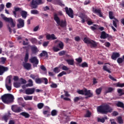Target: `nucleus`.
I'll return each mask as SVG.
<instances>
[{"label": "nucleus", "instance_id": "60", "mask_svg": "<svg viewBox=\"0 0 124 124\" xmlns=\"http://www.w3.org/2000/svg\"><path fill=\"white\" fill-rule=\"evenodd\" d=\"M5 87L8 91H11V90H12L11 85H5Z\"/></svg>", "mask_w": 124, "mask_h": 124}, {"label": "nucleus", "instance_id": "8", "mask_svg": "<svg viewBox=\"0 0 124 124\" xmlns=\"http://www.w3.org/2000/svg\"><path fill=\"white\" fill-rule=\"evenodd\" d=\"M35 81L36 84H42L44 83L45 85L48 84V79L47 78H35Z\"/></svg>", "mask_w": 124, "mask_h": 124}, {"label": "nucleus", "instance_id": "49", "mask_svg": "<svg viewBox=\"0 0 124 124\" xmlns=\"http://www.w3.org/2000/svg\"><path fill=\"white\" fill-rule=\"evenodd\" d=\"M97 122L98 123H102V124H104L105 123V120H104V119L103 118H97Z\"/></svg>", "mask_w": 124, "mask_h": 124}, {"label": "nucleus", "instance_id": "23", "mask_svg": "<svg viewBox=\"0 0 124 124\" xmlns=\"http://www.w3.org/2000/svg\"><path fill=\"white\" fill-rule=\"evenodd\" d=\"M40 57H46V58H48V53L45 51H42V52L39 55Z\"/></svg>", "mask_w": 124, "mask_h": 124}, {"label": "nucleus", "instance_id": "5", "mask_svg": "<svg viewBox=\"0 0 124 124\" xmlns=\"http://www.w3.org/2000/svg\"><path fill=\"white\" fill-rule=\"evenodd\" d=\"M83 41L84 43H86V44H89L90 45L91 48H96L97 47V43L87 37H84Z\"/></svg>", "mask_w": 124, "mask_h": 124}, {"label": "nucleus", "instance_id": "35", "mask_svg": "<svg viewBox=\"0 0 124 124\" xmlns=\"http://www.w3.org/2000/svg\"><path fill=\"white\" fill-rule=\"evenodd\" d=\"M64 46V45H63V43L62 42L60 41L59 43L58 44V47L62 50L63 49V46Z\"/></svg>", "mask_w": 124, "mask_h": 124}, {"label": "nucleus", "instance_id": "11", "mask_svg": "<svg viewBox=\"0 0 124 124\" xmlns=\"http://www.w3.org/2000/svg\"><path fill=\"white\" fill-rule=\"evenodd\" d=\"M11 109L13 112L15 113H20V112H22L23 110L21 108V107H18L17 105H13L11 107Z\"/></svg>", "mask_w": 124, "mask_h": 124}, {"label": "nucleus", "instance_id": "58", "mask_svg": "<svg viewBox=\"0 0 124 124\" xmlns=\"http://www.w3.org/2000/svg\"><path fill=\"white\" fill-rule=\"evenodd\" d=\"M39 30V25H37L35 28H34L33 30V31H34V32L37 31H38Z\"/></svg>", "mask_w": 124, "mask_h": 124}, {"label": "nucleus", "instance_id": "54", "mask_svg": "<svg viewBox=\"0 0 124 124\" xmlns=\"http://www.w3.org/2000/svg\"><path fill=\"white\" fill-rule=\"evenodd\" d=\"M53 71L55 73H59V72H60V68L58 67H56L54 68Z\"/></svg>", "mask_w": 124, "mask_h": 124}, {"label": "nucleus", "instance_id": "18", "mask_svg": "<svg viewBox=\"0 0 124 124\" xmlns=\"http://www.w3.org/2000/svg\"><path fill=\"white\" fill-rule=\"evenodd\" d=\"M107 37H109V34L106 33L105 31H102L101 34L100 38L101 39H106Z\"/></svg>", "mask_w": 124, "mask_h": 124}, {"label": "nucleus", "instance_id": "63", "mask_svg": "<svg viewBox=\"0 0 124 124\" xmlns=\"http://www.w3.org/2000/svg\"><path fill=\"white\" fill-rule=\"evenodd\" d=\"M62 70L67 71V70H68V69H69V68L68 67H67V66L64 65L62 67Z\"/></svg>", "mask_w": 124, "mask_h": 124}, {"label": "nucleus", "instance_id": "47", "mask_svg": "<svg viewBox=\"0 0 124 124\" xmlns=\"http://www.w3.org/2000/svg\"><path fill=\"white\" fill-rule=\"evenodd\" d=\"M80 99H83V97H76L74 99V102H78V101H79Z\"/></svg>", "mask_w": 124, "mask_h": 124}, {"label": "nucleus", "instance_id": "4", "mask_svg": "<svg viewBox=\"0 0 124 124\" xmlns=\"http://www.w3.org/2000/svg\"><path fill=\"white\" fill-rule=\"evenodd\" d=\"M44 2L42 0H32L30 2V6L31 9H37L38 8V5L40 4H43Z\"/></svg>", "mask_w": 124, "mask_h": 124}, {"label": "nucleus", "instance_id": "48", "mask_svg": "<svg viewBox=\"0 0 124 124\" xmlns=\"http://www.w3.org/2000/svg\"><path fill=\"white\" fill-rule=\"evenodd\" d=\"M31 50L33 53H36V51H37V47H36L35 46H32L31 47Z\"/></svg>", "mask_w": 124, "mask_h": 124}, {"label": "nucleus", "instance_id": "22", "mask_svg": "<svg viewBox=\"0 0 124 124\" xmlns=\"http://www.w3.org/2000/svg\"><path fill=\"white\" fill-rule=\"evenodd\" d=\"M2 121H4L6 123H7L8 120H9V115H4L1 117Z\"/></svg>", "mask_w": 124, "mask_h": 124}, {"label": "nucleus", "instance_id": "30", "mask_svg": "<svg viewBox=\"0 0 124 124\" xmlns=\"http://www.w3.org/2000/svg\"><path fill=\"white\" fill-rule=\"evenodd\" d=\"M101 92H102V88L101 87L96 89L95 90L96 94H97V95H99V94L101 93Z\"/></svg>", "mask_w": 124, "mask_h": 124}, {"label": "nucleus", "instance_id": "33", "mask_svg": "<svg viewBox=\"0 0 124 124\" xmlns=\"http://www.w3.org/2000/svg\"><path fill=\"white\" fill-rule=\"evenodd\" d=\"M91 116H92V112L88 110L85 114L84 118H91Z\"/></svg>", "mask_w": 124, "mask_h": 124}, {"label": "nucleus", "instance_id": "40", "mask_svg": "<svg viewBox=\"0 0 124 124\" xmlns=\"http://www.w3.org/2000/svg\"><path fill=\"white\" fill-rule=\"evenodd\" d=\"M44 107V104L43 103H39L37 104V108L39 109H42Z\"/></svg>", "mask_w": 124, "mask_h": 124}, {"label": "nucleus", "instance_id": "28", "mask_svg": "<svg viewBox=\"0 0 124 124\" xmlns=\"http://www.w3.org/2000/svg\"><path fill=\"white\" fill-rule=\"evenodd\" d=\"M79 66H80V67H82L83 68H85V67H88L89 65L87 64L86 62H84L81 64H79Z\"/></svg>", "mask_w": 124, "mask_h": 124}, {"label": "nucleus", "instance_id": "56", "mask_svg": "<svg viewBox=\"0 0 124 124\" xmlns=\"http://www.w3.org/2000/svg\"><path fill=\"white\" fill-rule=\"evenodd\" d=\"M117 87H119V88H123L124 87V83H118L117 84Z\"/></svg>", "mask_w": 124, "mask_h": 124}, {"label": "nucleus", "instance_id": "13", "mask_svg": "<svg viewBox=\"0 0 124 124\" xmlns=\"http://www.w3.org/2000/svg\"><path fill=\"white\" fill-rule=\"evenodd\" d=\"M8 67H5L0 65V75H3L5 72L8 71Z\"/></svg>", "mask_w": 124, "mask_h": 124}, {"label": "nucleus", "instance_id": "64", "mask_svg": "<svg viewBox=\"0 0 124 124\" xmlns=\"http://www.w3.org/2000/svg\"><path fill=\"white\" fill-rule=\"evenodd\" d=\"M51 37L52 40H55V39H57V37H56V36H55V34H51Z\"/></svg>", "mask_w": 124, "mask_h": 124}, {"label": "nucleus", "instance_id": "46", "mask_svg": "<svg viewBox=\"0 0 124 124\" xmlns=\"http://www.w3.org/2000/svg\"><path fill=\"white\" fill-rule=\"evenodd\" d=\"M41 69L45 72V73H47V69H46V67L44 66V65H41L40 66Z\"/></svg>", "mask_w": 124, "mask_h": 124}, {"label": "nucleus", "instance_id": "25", "mask_svg": "<svg viewBox=\"0 0 124 124\" xmlns=\"http://www.w3.org/2000/svg\"><path fill=\"white\" fill-rule=\"evenodd\" d=\"M9 85L12 86V84H11V79L7 78L5 80V86Z\"/></svg>", "mask_w": 124, "mask_h": 124}, {"label": "nucleus", "instance_id": "21", "mask_svg": "<svg viewBox=\"0 0 124 124\" xmlns=\"http://www.w3.org/2000/svg\"><path fill=\"white\" fill-rule=\"evenodd\" d=\"M23 67H25L26 69L29 70L31 69V64L30 63H27V62H26V63L23 64Z\"/></svg>", "mask_w": 124, "mask_h": 124}, {"label": "nucleus", "instance_id": "53", "mask_svg": "<svg viewBox=\"0 0 124 124\" xmlns=\"http://www.w3.org/2000/svg\"><path fill=\"white\" fill-rule=\"evenodd\" d=\"M65 74H66V72L62 71L61 73H60L58 75V77H62V76H63V75H65Z\"/></svg>", "mask_w": 124, "mask_h": 124}, {"label": "nucleus", "instance_id": "14", "mask_svg": "<svg viewBox=\"0 0 124 124\" xmlns=\"http://www.w3.org/2000/svg\"><path fill=\"white\" fill-rule=\"evenodd\" d=\"M79 17L81 19V23L82 24H84L86 21H88L89 20V17H88V16L87 15H84L83 14H82L79 16Z\"/></svg>", "mask_w": 124, "mask_h": 124}, {"label": "nucleus", "instance_id": "38", "mask_svg": "<svg viewBox=\"0 0 124 124\" xmlns=\"http://www.w3.org/2000/svg\"><path fill=\"white\" fill-rule=\"evenodd\" d=\"M114 91V89L112 87H109L107 91H105V93H112Z\"/></svg>", "mask_w": 124, "mask_h": 124}, {"label": "nucleus", "instance_id": "45", "mask_svg": "<svg viewBox=\"0 0 124 124\" xmlns=\"http://www.w3.org/2000/svg\"><path fill=\"white\" fill-rule=\"evenodd\" d=\"M50 87H51L52 89H56V88H58V85L56 83H54L52 82L51 84L50 85Z\"/></svg>", "mask_w": 124, "mask_h": 124}, {"label": "nucleus", "instance_id": "6", "mask_svg": "<svg viewBox=\"0 0 124 124\" xmlns=\"http://www.w3.org/2000/svg\"><path fill=\"white\" fill-rule=\"evenodd\" d=\"M1 16L4 21L8 22L10 23L11 28H15L16 26V22L13 21V19L11 17H6L4 15L1 14Z\"/></svg>", "mask_w": 124, "mask_h": 124}, {"label": "nucleus", "instance_id": "34", "mask_svg": "<svg viewBox=\"0 0 124 124\" xmlns=\"http://www.w3.org/2000/svg\"><path fill=\"white\" fill-rule=\"evenodd\" d=\"M31 13L34 15H37V14H39V12L37 10H32L31 11Z\"/></svg>", "mask_w": 124, "mask_h": 124}, {"label": "nucleus", "instance_id": "51", "mask_svg": "<svg viewBox=\"0 0 124 124\" xmlns=\"http://www.w3.org/2000/svg\"><path fill=\"white\" fill-rule=\"evenodd\" d=\"M20 85H21V83L20 82H14V86L15 88H19Z\"/></svg>", "mask_w": 124, "mask_h": 124}, {"label": "nucleus", "instance_id": "39", "mask_svg": "<svg viewBox=\"0 0 124 124\" xmlns=\"http://www.w3.org/2000/svg\"><path fill=\"white\" fill-rule=\"evenodd\" d=\"M117 120L118 122V123L120 124H124V120H123V118L121 116H119L117 118Z\"/></svg>", "mask_w": 124, "mask_h": 124}, {"label": "nucleus", "instance_id": "27", "mask_svg": "<svg viewBox=\"0 0 124 124\" xmlns=\"http://www.w3.org/2000/svg\"><path fill=\"white\" fill-rule=\"evenodd\" d=\"M108 16L110 20H112V19L116 18V17H115V16H114V13L112 11H109L108 12Z\"/></svg>", "mask_w": 124, "mask_h": 124}, {"label": "nucleus", "instance_id": "59", "mask_svg": "<svg viewBox=\"0 0 124 124\" xmlns=\"http://www.w3.org/2000/svg\"><path fill=\"white\" fill-rule=\"evenodd\" d=\"M75 41H77V42H79L80 40H81V38H80V37L79 36H76L75 37Z\"/></svg>", "mask_w": 124, "mask_h": 124}, {"label": "nucleus", "instance_id": "1", "mask_svg": "<svg viewBox=\"0 0 124 124\" xmlns=\"http://www.w3.org/2000/svg\"><path fill=\"white\" fill-rule=\"evenodd\" d=\"M97 111L101 114L107 115L108 113H112L113 112V108L110 107V105L105 104L98 106L97 108Z\"/></svg>", "mask_w": 124, "mask_h": 124}, {"label": "nucleus", "instance_id": "9", "mask_svg": "<svg viewBox=\"0 0 124 124\" xmlns=\"http://www.w3.org/2000/svg\"><path fill=\"white\" fill-rule=\"evenodd\" d=\"M92 11L95 14H97L99 17H103V15H102V12H101V8H98L97 7H93L92 8Z\"/></svg>", "mask_w": 124, "mask_h": 124}, {"label": "nucleus", "instance_id": "3", "mask_svg": "<svg viewBox=\"0 0 124 124\" xmlns=\"http://www.w3.org/2000/svg\"><path fill=\"white\" fill-rule=\"evenodd\" d=\"M53 18L54 21L56 22L58 26H60L61 28H66V26H67L66 20H64V21L63 20L61 21L60 17L58 16V14H54L53 16Z\"/></svg>", "mask_w": 124, "mask_h": 124}, {"label": "nucleus", "instance_id": "17", "mask_svg": "<svg viewBox=\"0 0 124 124\" xmlns=\"http://www.w3.org/2000/svg\"><path fill=\"white\" fill-rule=\"evenodd\" d=\"M120 56V53L118 52H113L111 55V59L114 61H116L118 58Z\"/></svg>", "mask_w": 124, "mask_h": 124}, {"label": "nucleus", "instance_id": "61", "mask_svg": "<svg viewBox=\"0 0 124 124\" xmlns=\"http://www.w3.org/2000/svg\"><path fill=\"white\" fill-rule=\"evenodd\" d=\"M43 9H44V11H47V10H50V8H49L48 6H46L43 7Z\"/></svg>", "mask_w": 124, "mask_h": 124}, {"label": "nucleus", "instance_id": "52", "mask_svg": "<svg viewBox=\"0 0 124 124\" xmlns=\"http://www.w3.org/2000/svg\"><path fill=\"white\" fill-rule=\"evenodd\" d=\"M58 114V111L55 109L52 110L51 111V116H57Z\"/></svg>", "mask_w": 124, "mask_h": 124}, {"label": "nucleus", "instance_id": "16", "mask_svg": "<svg viewBox=\"0 0 124 124\" xmlns=\"http://www.w3.org/2000/svg\"><path fill=\"white\" fill-rule=\"evenodd\" d=\"M84 95L88 96V97H93V93L91 92V90H88L87 89H84Z\"/></svg>", "mask_w": 124, "mask_h": 124}, {"label": "nucleus", "instance_id": "36", "mask_svg": "<svg viewBox=\"0 0 124 124\" xmlns=\"http://www.w3.org/2000/svg\"><path fill=\"white\" fill-rule=\"evenodd\" d=\"M55 1L58 5H60V6H64V4H63L62 1L61 0H55Z\"/></svg>", "mask_w": 124, "mask_h": 124}, {"label": "nucleus", "instance_id": "42", "mask_svg": "<svg viewBox=\"0 0 124 124\" xmlns=\"http://www.w3.org/2000/svg\"><path fill=\"white\" fill-rule=\"evenodd\" d=\"M29 83L26 85L27 87H32L33 86V83L31 79H29Z\"/></svg>", "mask_w": 124, "mask_h": 124}, {"label": "nucleus", "instance_id": "19", "mask_svg": "<svg viewBox=\"0 0 124 124\" xmlns=\"http://www.w3.org/2000/svg\"><path fill=\"white\" fill-rule=\"evenodd\" d=\"M19 115L20 116H22V117H24L25 119H29V118L31 117V115H30V114L28 113V112H21L19 114Z\"/></svg>", "mask_w": 124, "mask_h": 124}, {"label": "nucleus", "instance_id": "62", "mask_svg": "<svg viewBox=\"0 0 124 124\" xmlns=\"http://www.w3.org/2000/svg\"><path fill=\"white\" fill-rule=\"evenodd\" d=\"M64 54H65V51L62 50V51H60L59 53V56H63V55H64Z\"/></svg>", "mask_w": 124, "mask_h": 124}, {"label": "nucleus", "instance_id": "31", "mask_svg": "<svg viewBox=\"0 0 124 124\" xmlns=\"http://www.w3.org/2000/svg\"><path fill=\"white\" fill-rule=\"evenodd\" d=\"M5 62H6V58H0V63H1V64H4V63H5Z\"/></svg>", "mask_w": 124, "mask_h": 124}, {"label": "nucleus", "instance_id": "7", "mask_svg": "<svg viewBox=\"0 0 124 124\" xmlns=\"http://www.w3.org/2000/svg\"><path fill=\"white\" fill-rule=\"evenodd\" d=\"M64 10L66 12V14H67L70 18H71L72 19L74 18V12L73 11V10H72V8H68V7H65Z\"/></svg>", "mask_w": 124, "mask_h": 124}, {"label": "nucleus", "instance_id": "57", "mask_svg": "<svg viewBox=\"0 0 124 124\" xmlns=\"http://www.w3.org/2000/svg\"><path fill=\"white\" fill-rule=\"evenodd\" d=\"M76 61H77V62H78V63H81V62H83V60L82 59V58H81L80 57L77 59Z\"/></svg>", "mask_w": 124, "mask_h": 124}, {"label": "nucleus", "instance_id": "32", "mask_svg": "<svg viewBox=\"0 0 124 124\" xmlns=\"http://www.w3.org/2000/svg\"><path fill=\"white\" fill-rule=\"evenodd\" d=\"M28 61H29V52L27 51L26 52L25 56L24 58V62H28Z\"/></svg>", "mask_w": 124, "mask_h": 124}, {"label": "nucleus", "instance_id": "24", "mask_svg": "<svg viewBox=\"0 0 124 124\" xmlns=\"http://www.w3.org/2000/svg\"><path fill=\"white\" fill-rule=\"evenodd\" d=\"M66 62L69 65H74V60L73 59L66 60Z\"/></svg>", "mask_w": 124, "mask_h": 124}, {"label": "nucleus", "instance_id": "37", "mask_svg": "<svg viewBox=\"0 0 124 124\" xmlns=\"http://www.w3.org/2000/svg\"><path fill=\"white\" fill-rule=\"evenodd\" d=\"M103 70L105 71H107V72H108V73H111V71L110 69H108V67H107V65H104L103 67Z\"/></svg>", "mask_w": 124, "mask_h": 124}, {"label": "nucleus", "instance_id": "10", "mask_svg": "<svg viewBox=\"0 0 124 124\" xmlns=\"http://www.w3.org/2000/svg\"><path fill=\"white\" fill-rule=\"evenodd\" d=\"M30 62L31 63H33V66L34 67H37V64L39 63V61L37 59L36 57L34 56L30 59Z\"/></svg>", "mask_w": 124, "mask_h": 124}, {"label": "nucleus", "instance_id": "20", "mask_svg": "<svg viewBox=\"0 0 124 124\" xmlns=\"http://www.w3.org/2000/svg\"><path fill=\"white\" fill-rule=\"evenodd\" d=\"M20 14L23 19H26L27 16H28V12H26V11H22Z\"/></svg>", "mask_w": 124, "mask_h": 124}, {"label": "nucleus", "instance_id": "29", "mask_svg": "<svg viewBox=\"0 0 124 124\" xmlns=\"http://www.w3.org/2000/svg\"><path fill=\"white\" fill-rule=\"evenodd\" d=\"M116 106L117 107H120V108H124V104L122 102H118L116 104Z\"/></svg>", "mask_w": 124, "mask_h": 124}, {"label": "nucleus", "instance_id": "50", "mask_svg": "<svg viewBox=\"0 0 124 124\" xmlns=\"http://www.w3.org/2000/svg\"><path fill=\"white\" fill-rule=\"evenodd\" d=\"M61 98H63L64 100H66V101H70V98L68 97H64V95H61Z\"/></svg>", "mask_w": 124, "mask_h": 124}, {"label": "nucleus", "instance_id": "43", "mask_svg": "<svg viewBox=\"0 0 124 124\" xmlns=\"http://www.w3.org/2000/svg\"><path fill=\"white\" fill-rule=\"evenodd\" d=\"M77 93L78 94H82V95H84L85 94V89H84V90H78L77 91Z\"/></svg>", "mask_w": 124, "mask_h": 124}, {"label": "nucleus", "instance_id": "15", "mask_svg": "<svg viewBox=\"0 0 124 124\" xmlns=\"http://www.w3.org/2000/svg\"><path fill=\"white\" fill-rule=\"evenodd\" d=\"M35 91V88H28L25 90L26 94H32Z\"/></svg>", "mask_w": 124, "mask_h": 124}, {"label": "nucleus", "instance_id": "55", "mask_svg": "<svg viewBox=\"0 0 124 124\" xmlns=\"http://www.w3.org/2000/svg\"><path fill=\"white\" fill-rule=\"evenodd\" d=\"M20 81H21V82H19L20 83V85L22 84H26V83H27V81L23 78H21L20 79Z\"/></svg>", "mask_w": 124, "mask_h": 124}, {"label": "nucleus", "instance_id": "12", "mask_svg": "<svg viewBox=\"0 0 124 124\" xmlns=\"http://www.w3.org/2000/svg\"><path fill=\"white\" fill-rule=\"evenodd\" d=\"M18 23L17 24V29H21L25 27V20L22 18L18 19Z\"/></svg>", "mask_w": 124, "mask_h": 124}, {"label": "nucleus", "instance_id": "41", "mask_svg": "<svg viewBox=\"0 0 124 124\" xmlns=\"http://www.w3.org/2000/svg\"><path fill=\"white\" fill-rule=\"evenodd\" d=\"M117 93H118L120 94V96H122V95H124V93L123 92V89H118L117 90Z\"/></svg>", "mask_w": 124, "mask_h": 124}, {"label": "nucleus", "instance_id": "26", "mask_svg": "<svg viewBox=\"0 0 124 124\" xmlns=\"http://www.w3.org/2000/svg\"><path fill=\"white\" fill-rule=\"evenodd\" d=\"M113 19L114 20H112L113 25L114 26V27H115V28H117L118 26L117 25V23H119V20L116 18Z\"/></svg>", "mask_w": 124, "mask_h": 124}, {"label": "nucleus", "instance_id": "2", "mask_svg": "<svg viewBox=\"0 0 124 124\" xmlns=\"http://www.w3.org/2000/svg\"><path fill=\"white\" fill-rule=\"evenodd\" d=\"M1 99L3 103L9 104L14 102V96L10 93L5 94L1 96Z\"/></svg>", "mask_w": 124, "mask_h": 124}, {"label": "nucleus", "instance_id": "44", "mask_svg": "<svg viewBox=\"0 0 124 124\" xmlns=\"http://www.w3.org/2000/svg\"><path fill=\"white\" fill-rule=\"evenodd\" d=\"M24 98L25 100H32V96H26Z\"/></svg>", "mask_w": 124, "mask_h": 124}]
</instances>
